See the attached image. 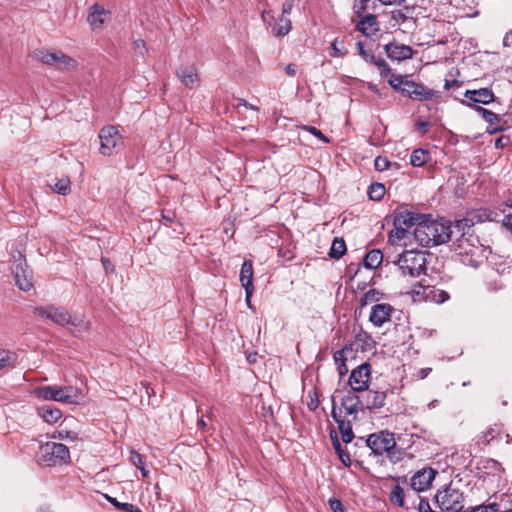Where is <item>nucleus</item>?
<instances>
[{"mask_svg": "<svg viewBox=\"0 0 512 512\" xmlns=\"http://www.w3.org/2000/svg\"><path fill=\"white\" fill-rule=\"evenodd\" d=\"M473 226V219H460L451 224V244L452 250L456 252L458 256L466 257L461 261L466 265L476 267L478 260L475 259V255L481 250L479 246V239L473 233H470L471 227Z\"/></svg>", "mask_w": 512, "mask_h": 512, "instance_id": "obj_1", "label": "nucleus"}, {"mask_svg": "<svg viewBox=\"0 0 512 512\" xmlns=\"http://www.w3.org/2000/svg\"><path fill=\"white\" fill-rule=\"evenodd\" d=\"M451 223L448 221L429 220L425 216L414 229L415 241L423 247L440 245L451 240Z\"/></svg>", "mask_w": 512, "mask_h": 512, "instance_id": "obj_2", "label": "nucleus"}, {"mask_svg": "<svg viewBox=\"0 0 512 512\" xmlns=\"http://www.w3.org/2000/svg\"><path fill=\"white\" fill-rule=\"evenodd\" d=\"M35 316L47 319L61 326H69L70 330L87 331L90 327L88 321L83 316L72 317L63 307L54 305L38 306L33 309Z\"/></svg>", "mask_w": 512, "mask_h": 512, "instance_id": "obj_3", "label": "nucleus"}, {"mask_svg": "<svg viewBox=\"0 0 512 512\" xmlns=\"http://www.w3.org/2000/svg\"><path fill=\"white\" fill-rule=\"evenodd\" d=\"M34 393L39 399L65 404H79L83 399L82 391L73 386H41Z\"/></svg>", "mask_w": 512, "mask_h": 512, "instance_id": "obj_4", "label": "nucleus"}, {"mask_svg": "<svg viewBox=\"0 0 512 512\" xmlns=\"http://www.w3.org/2000/svg\"><path fill=\"white\" fill-rule=\"evenodd\" d=\"M37 461L46 467L66 464L70 461V451L64 444L49 441L40 446Z\"/></svg>", "mask_w": 512, "mask_h": 512, "instance_id": "obj_5", "label": "nucleus"}, {"mask_svg": "<svg viewBox=\"0 0 512 512\" xmlns=\"http://www.w3.org/2000/svg\"><path fill=\"white\" fill-rule=\"evenodd\" d=\"M403 276L419 277L426 272V257L423 252L408 250L395 261Z\"/></svg>", "mask_w": 512, "mask_h": 512, "instance_id": "obj_6", "label": "nucleus"}, {"mask_svg": "<svg viewBox=\"0 0 512 512\" xmlns=\"http://www.w3.org/2000/svg\"><path fill=\"white\" fill-rule=\"evenodd\" d=\"M434 499L442 512H462L464 508L463 493L451 484L439 490Z\"/></svg>", "mask_w": 512, "mask_h": 512, "instance_id": "obj_7", "label": "nucleus"}, {"mask_svg": "<svg viewBox=\"0 0 512 512\" xmlns=\"http://www.w3.org/2000/svg\"><path fill=\"white\" fill-rule=\"evenodd\" d=\"M100 153L103 156L117 154L123 147V137L115 126L103 127L99 132Z\"/></svg>", "mask_w": 512, "mask_h": 512, "instance_id": "obj_8", "label": "nucleus"}, {"mask_svg": "<svg viewBox=\"0 0 512 512\" xmlns=\"http://www.w3.org/2000/svg\"><path fill=\"white\" fill-rule=\"evenodd\" d=\"M366 443L375 455H382L384 453L390 455L391 450L396 446L394 436L389 432L371 434L367 438Z\"/></svg>", "mask_w": 512, "mask_h": 512, "instance_id": "obj_9", "label": "nucleus"}, {"mask_svg": "<svg viewBox=\"0 0 512 512\" xmlns=\"http://www.w3.org/2000/svg\"><path fill=\"white\" fill-rule=\"evenodd\" d=\"M402 94L412 100L425 101L433 98H439L441 93L439 91L428 88L422 83L407 80L402 87Z\"/></svg>", "mask_w": 512, "mask_h": 512, "instance_id": "obj_10", "label": "nucleus"}, {"mask_svg": "<svg viewBox=\"0 0 512 512\" xmlns=\"http://www.w3.org/2000/svg\"><path fill=\"white\" fill-rule=\"evenodd\" d=\"M371 378V367L368 363H363L351 371L349 377V386L351 392H365L368 390Z\"/></svg>", "mask_w": 512, "mask_h": 512, "instance_id": "obj_11", "label": "nucleus"}, {"mask_svg": "<svg viewBox=\"0 0 512 512\" xmlns=\"http://www.w3.org/2000/svg\"><path fill=\"white\" fill-rule=\"evenodd\" d=\"M465 99L460 100L464 106L474 108L480 107L478 104L487 105L494 101L495 95L492 89L484 87L480 89L466 90Z\"/></svg>", "mask_w": 512, "mask_h": 512, "instance_id": "obj_12", "label": "nucleus"}, {"mask_svg": "<svg viewBox=\"0 0 512 512\" xmlns=\"http://www.w3.org/2000/svg\"><path fill=\"white\" fill-rule=\"evenodd\" d=\"M12 273L14 275L15 283L20 290L27 292L33 288L32 273L27 268L26 262L21 254H18V259L15 260V264L12 267Z\"/></svg>", "mask_w": 512, "mask_h": 512, "instance_id": "obj_13", "label": "nucleus"}, {"mask_svg": "<svg viewBox=\"0 0 512 512\" xmlns=\"http://www.w3.org/2000/svg\"><path fill=\"white\" fill-rule=\"evenodd\" d=\"M37 58L42 63L55 66L59 69H69L75 66V61L60 51H39Z\"/></svg>", "mask_w": 512, "mask_h": 512, "instance_id": "obj_14", "label": "nucleus"}, {"mask_svg": "<svg viewBox=\"0 0 512 512\" xmlns=\"http://www.w3.org/2000/svg\"><path fill=\"white\" fill-rule=\"evenodd\" d=\"M111 13L105 9L102 5L95 3L93 4L87 16V21L94 31H100L103 25L110 20Z\"/></svg>", "mask_w": 512, "mask_h": 512, "instance_id": "obj_15", "label": "nucleus"}, {"mask_svg": "<svg viewBox=\"0 0 512 512\" xmlns=\"http://www.w3.org/2000/svg\"><path fill=\"white\" fill-rule=\"evenodd\" d=\"M436 474L437 471L431 467L417 471L411 478L412 488L418 492L427 490L431 486Z\"/></svg>", "mask_w": 512, "mask_h": 512, "instance_id": "obj_16", "label": "nucleus"}, {"mask_svg": "<svg viewBox=\"0 0 512 512\" xmlns=\"http://www.w3.org/2000/svg\"><path fill=\"white\" fill-rule=\"evenodd\" d=\"M393 311H394V308L390 304H387V303L375 304L374 306H372L369 320L374 326L381 327L386 322L390 321Z\"/></svg>", "mask_w": 512, "mask_h": 512, "instance_id": "obj_17", "label": "nucleus"}, {"mask_svg": "<svg viewBox=\"0 0 512 512\" xmlns=\"http://www.w3.org/2000/svg\"><path fill=\"white\" fill-rule=\"evenodd\" d=\"M384 50L387 57L394 61H403L411 58L413 55V50L410 46L398 42L386 44Z\"/></svg>", "mask_w": 512, "mask_h": 512, "instance_id": "obj_18", "label": "nucleus"}, {"mask_svg": "<svg viewBox=\"0 0 512 512\" xmlns=\"http://www.w3.org/2000/svg\"><path fill=\"white\" fill-rule=\"evenodd\" d=\"M476 112L488 123L487 132L489 134H495L504 130L505 122L502 121L498 114L483 107H476Z\"/></svg>", "mask_w": 512, "mask_h": 512, "instance_id": "obj_19", "label": "nucleus"}, {"mask_svg": "<svg viewBox=\"0 0 512 512\" xmlns=\"http://www.w3.org/2000/svg\"><path fill=\"white\" fill-rule=\"evenodd\" d=\"M177 76L181 83L188 89L199 86L200 79L194 66L181 67L177 70Z\"/></svg>", "mask_w": 512, "mask_h": 512, "instance_id": "obj_20", "label": "nucleus"}, {"mask_svg": "<svg viewBox=\"0 0 512 512\" xmlns=\"http://www.w3.org/2000/svg\"><path fill=\"white\" fill-rule=\"evenodd\" d=\"M386 393L383 391L367 390L362 397L363 407L369 410L380 409L385 405Z\"/></svg>", "mask_w": 512, "mask_h": 512, "instance_id": "obj_21", "label": "nucleus"}, {"mask_svg": "<svg viewBox=\"0 0 512 512\" xmlns=\"http://www.w3.org/2000/svg\"><path fill=\"white\" fill-rule=\"evenodd\" d=\"M424 218H425V215L417 214V213H413V212L405 210V211L399 212L395 216L393 225H398V226L402 225L407 230H409V228H411L413 226L416 227L418 225V223H420L421 220H423Z\"/></svg>", "mask_w": 512, "mask_h": 512, "instance_id": "obj_22", "label": "nucleus"}, {"mask_svg": "<svg viewBox=\"0 0 512 512\" xmlns=\"http://www.w3.org/2000/svg\"><path fill=\"white\" fill-rule=\"evenodd\" d=\"M343 408L348 415L356 417L359 410L364 409L362 399L355 394V392L349 391L341 401Z\"/></svg>", "mask_w": 512, "mask_h": 512, "instance_id": "obj_23", "label": "nucleus"}, {"mask_svg": "<svg viewBox=\"0 0 512 512\" xmlns=\"http://www.w3.org/2000/svg\"><path fill=\"white\" fill-rule=\"evenodd\" d=\"M500 214L497 211L491 210L489 208H480L472 211L467 217L464 219H473V225L476 222H486V221H499Z\"/></svg>", "mask_w": 512, "mask_h": 512, "instance_id": "obj_24", "label": "nucleus"}, {"mask_svg": "<svg viewBox=\"0 0 512 512\" xmlns=\"http://www.w3.org/2000/svg\"><path fill=\"white\" fill-rule=\"evenodd\" d=\"M37 413L45 422L49 424L57 422L62 417L61 410L50 405H43L38 407Z\"/></svg>", "mask_w": 512, "mask_h": 512, "instance_id": "obj_25", "label": "nucleus"}, {"mask_svg": "<svg viewBox=\"0 0 512 512\" xmlns=\"http://www.w3.org/2000/svg\"><path fill=\"white\" fill-rule=\"evenodd\" d=\"M359 31L368 37H372L378 31L376 16L370 14L365 16L357 25Z\"/></svg>", "mask_w": 512, "mask_h": 512, "instance_id": "obj_26", "label": "nucleus"}, {"mask_svg": "<svg viewBox=\"0 0 512 512\" xmlns=\"http://www.w3.org/2000/svg\"><path fill=\"white\" fill-rule=\"evenodd\" d=\"M240 282L244 289L254 288L253 286V264L251 260H245L240 271Z\"/></svg>", "mask_w": 512, "mask_h": 512, "instance_id": "obj_27", "label": "nucleus"}, {"mask_svg": "<svg viewBox=\"0 0 512 512\" xmlns=\"http://www.w3.org/2000/svg\"><path fill=\"white\" fill-rule=\"evenodd\" d=\"M425 298L437 304L444 303L449 299V294L441 289L432 286H427L424 289Z\"/></svg>", "mask_w": 512, "mask_h": 512, "instance_id": "obj_28", "label": "nucleus"}, {"mask_svg": "<svg viewBox=\"0 0 512 512\" xmlns=\"http://www.w3.org/2000/svg\"><path fill=\"white\" fill-rule=\"evenodd\" d=\"M391 20L394 21L393 25H403L408 21H413L412 11L409 7L392 11Z\"/></svg>", "mask_w": 512, "mask_h": 512, "instance_id": "obj_29", "label": "nucleus"}, {"mask_svg": "<svg viewBox=\"0 0 512 512\" xmlns=\"http://www.w3.org/2000/svg\"><path fill=\"white\" fill-rule=\"evenodd\" d=\"M383 260V254L380 250H372L364 257V265L369 269L377 268Z\"/></svg>", "mask_w": 512, "mask_h": 512, "instance_id": "obj_30", "label": "nucleus"}, {"mask_svg": "<svg viewBox=\"0 0 512 512\" xmlns=\"http://www.w3.org/2000/svg\"><path fill=\"white\" fill-rule=\"evenodd\" d=\"M346 252V244L342 238H335L332 242L329 256L334 259L341 258Z\"/></svg>", "mask_w": 512, "mask_h": 512, "instance_id": "obj_31", "label": "nucleus"}, {"mask_svg": "<svg viewBox=\"0 0 512 512\" xmlns=\"http://www.w3.org/2000/svg\"><path fill=\"white\" fill-rule=\"evenodd\" d=\"M51 187L56 193L67 195L71 190V182L69 177L62 176L61 178H57Z\"/></svg>", "mask_w": 512, "mask_h": 512, "instance_id": "obj_32", "label": "nucleus"}, {"mask_svg": "<svg viewBox=\"0 0 512 512\" xmlns=\"http://www.w3.org/2000/svg\"><path fill=\"white\" fill-rule=\"evenodd\" d=\"M333 358L337 365V370L340 377H343L348 372V367L346 365L345 349L337 350L334 353Z\"/></svg>", "mask_w": 512, "mask_h": 512, "instance_id": "obj_33", "label": "nucleus"}, {"mask_svg": "<svg viewBox=\"0 0 512 512\" xmlns=\"http://www.w3.org/2000/svg\"><path fill=\"white\" fill-rule=\"evenodd\" d=\"M291 28L292 25L290 19L281 16L278 24L273 28V33L275 36H285L290 32Z\"/></svg>", "mask_w": 512, "mask_h": 512, "instance_id": "obj_34", "label": "nucleus"}, {"mask_svg": "<svg viewBox=\"0 0 512 512\" xmlns=\"http://www.w3.org/2000/svg\"><path fill=\"white\" fill-rule=\"evenodd\" d=\"M16 355L8 350L0 349V371L15 366Z\"/></svg>", "mask_w": 512, "mask_h": 512, "instance_id": "obj_35", "label": "nucleus"}, {"mask_svg": "<svg viewBox=\"0 0 512 512\" xmlns=\"http://www.w3.org/2000/svg\"><path fill=\"white\" fill-rule=\"evenodd\" d=\"M428 161V152L424 149H416L410 156V163L415 167H421Z\"/></svg>", "mask_w": 512, "mask_h": 512, "instance_id": "obj_36", "label": "nucleus"}, {"mask_svg": "<svg viewBox=\"0 0 512 512\" xmlns=\"http://www.w3.org/2000/svg\"><path fill=\"white\" fill-rule=\"evenodd\" d=\"M389 500L399 507H404L405 493L402 487L396 485L390 492Z\"/></svg>", "mask_w": 512, "mask_h": 512, "instance_id": "obj_37", "label": "nucleus"}, {"mask_svg": "<svg viewBox=\"0 0 512 512\" xmlns=\"http://www.w3.org/2000/svg\"><path fill=\"white\" fill-rule=\"evenodd\" d=\"M394 228L389 233V241L395 243L396 241L404 240L408 237L409 231L401 226L393 225Z\"/></svg>", "mask_w": 512, "mask_h": 512, "instance_id": "obj_38", "label": "nucleus"}, {"mask_svg": "<svg viewBox=\"0 0 512 512\" xmlns=\"http://www.w3.org/2000/svg\"><path fill=\"white\" fill-rule=\"evenodd\" d=\"M106 499L117 509L124 512H142L138 507L130 503L119 502L116 498L105 495Z\"/></svg>", "mask_w": 512, "mask_h": 512, "instance_id": "obj_39", "label": "nucleus"}, {"mask_svg": "<svg viewBox=\"0 0 512 512\" xmlns=\"http://www.w3.org/2000/svg\"><path fill=\"white\" fill-rule=\"evenodd\" d=\"M368 195L371 200L379 201L385 195V187L381 183H374L369 187Z\"/></svg>", "mask_w": 512, "mask_h": 512, "instance_id": "obj_40", "label": "nucleus"}, {"mask_svg": "<svg viewBox=\"0 0 512 512\" xmlns=\"http://www.w3.org/2000/svg\"><path fill=\"white\" fill-rule=\"evenodd\" d=\"M338 429L343 442L350 443L353 440L354 434L350 422H340Z\"/></svg>", "mask_w": 512, "mask_h": 512, "instance_id": "obj_41", "label": "nucleus"}, {"mask_svg": "<svg viewBox=\"0 0 512 512\" xmlns=\"http://www.w3.org/2000/svg\"><path fill=\"white\" fill-rule=\"evenodd\" d=\"M331 52L330 55L332 57H341L347 53V50L344 45V41L336 38L331 44Z\"/></svg>", "mask_w": 512, "mask_h": 512, "instance_id": "obj_42", "label": "nucleus"}, {"mask_svg": "<svg viewBox=\"0 0 512 512\" xmlns=\"http://www.w3.org/2000/svg\"><path fill=\"white\" fill-rule=\"evenodd\" d=\"M380 293L376 289H370L363 294L360 299L361 306L368 305L370 303L376 302L379 300Z\"/></svg>", "mask_w": 512, "mask_h": 512, "instance_id": "obj_43", "label": "nucleus"}, {"mask_svg": "<svg viewBox=\"0 0 512 512\" xmlns=\"http://www.w3.org/2000/svg\"><path fill=\"white\" fill-rule=\"evenodd\" d=\"M371 64H374L379 69V73L382 77H386L391 71L387 62L382 58L375 57V60L372 61Z\"/></svg>", "mask_w": 512, "mask_h": 512, "instance_id": "obj_44", "label": "nucleus"}, {"mask_svg": "<svg viewBox=\"0 0 512 512\" xmlns=\"http://www.w3.org/2000/svg\"><path fill=\"white\" fill-rule=\"evenodd\" d=\"M407 80L404 79L401 75H392L388 81L389 85L395 90H399L402 92V87H404V83Z\"/></svg>", "mask_w": 512, "mask_h": 512, "instance_id": "obj_45", "label": "nucleus"}, {"mask_svg": "<svg viewBox=\"0 0 512 512\" xmlns=\"http://www.w3.org/2000/svg\"><path fill=\"white\" fill-rule=\"evenodd\" d=\"M301 129L311 133L312 135H314L315 137H317L318 139H320L324 143H329L330 142L329 138L327 136H325L316 127L304 125V126L301 127Z\"/></svg>", "mask_w": 512, "mask_h": 512, "instance_id": "obj_46", "label": "nucleus"}, {"mask_svg": "<svg viewBox=\"0 0 512 512\" xmlns=\"http://www.w3.org/2000/svg\"><path fill=\"white\" fill-rule=\"evenodd\" d=\"M51 438L59 439V440H64V439L75 440L77 438V436L75 433L68 431V430H58L52 434Z\"/></svg>", "mask_w": 512, "mask_h": 512, "instance_id": "obj_47", "label": "nucleus"}, {"mask_svg": "<svg viewBox=\"0 0 512 512\" xmlns=\"http://www.w3.org/2000/svg\"><path fill=\"white\" fill-rule=\"evenodd\" d=\"M390 161L383 156H378L374 160V167L377 171H385L389 168Z\"/></svg>", "mask_w": 512, "mask_h": 512, "instance_id": "obj_48", "label": "nucleus"}, {"mask_svg": "<svg viewBox=\"0 0 512 512\" xmlns=\"http://www.w3.org/2000/svg\"><path fill=\"white\" fill-rule=\"evenodd\" d=\"M129 460L136 468H139L140 466L144 465L142 455L135 450L130 451Z\"/></svg>", "mask_w": 512, "mask_h": 512, "instance_id": "obj_49", "label": "nucleus"}, {"mask_svg": "<svg viewBox=\"0 0 512 512\" xmlns=\"http://www.w3.org/2000/svg\"><path fill=\"white\" fill-rule=\"evenodd\" d=\"M357 48H358V52L360 54V56L366 61V62H369L371 63L372 61L375 60V56L369 52H367L364 47H363V44L361 41H358L357 42Z\"/></svg>", "mask_w": 512, "mask_h": 512, "instance_id": "obj_50", "label": "nucleus"}, {"mask_svg": "<svg viewBox=\"0 0 512 512\" xmlns=\"http://www.w3.org/2000/svg\"><path fill=\"white\" fill-rule=\"evenodd\" d=\"M333 446H334L335 450L338 452L339 457H340V459L342 460V462H343L345 465H347V463H346V459H347V461H348V462H350V457H349V455H348V454H345V453L343 452V450L341 449V445H340V443H339V441H338V439H337V438H336L335 440H333Z\"/></svg>", "mask_w": 512, "mask_h": 512, "instance_id": "obj_51", "label": "nucleus"}, {"mask_svg": "<svg viewBox=\"0 0 512 512\" xmlns=\"http://www.w3.org/2000/svg\"><path fill=\"white\" fill-rule=\"evenodd\" d=\"M329 505L333 512H344L343 504L338 499H335V498L330 499Z\"/></svg>", "mask_w": 512, "mask_h": 512, "instance_id": "obj_52", "label": "nucleus"}, {"mask_svg": "<svg viewBox=\"0 0 512 512\" xmlns=\"http://www.w3.org/2000/svg\"><path fill=\"white\" fill-rule=\"evenodd\" d=\"M471 512H499V510L497 504H492L487 506H479L473 509Z\"/></svg>", "mask_w": 512, "mask_h": 512, "instance_id": "obj_53", "label": "nucleus"}, {"mask_svg": "<svg viewBox=\"0 0 512 512\" xmlns=\"http://www.w3.org/2000/svg\"><path fill=\"white\" fill-rule=\"evenodd\" d=\"M296 0H285L282 5V15L286 17V15H289L292 11V8L294 6Z\"/></svg>", "mask_w": 512, "mask_h": 512, "instance_id": "obj_54", "label": "nucleus"}, {"mask_svg": "<svg viewBox=\"0 0 512 512\" xmlns=\"http://www.w3.org/2000/svg\"><path fill=\"white\" fill-rule=\"evenodd\" d=\"M510 143V138L508 136H500L495 139V147L496 148H504Z\"/></svg>", "mask_w": 512, "mask_h": 512, "instance_id": "obj_55", "label": "nucleus"}, {"mask_svg": "<svg viewBox=\"0 0 512 512\" xmlns=\"http://www.w3.org/2000/svg\"><path fill=\"white\" fill-rule=\"evenodd\" d=\"M498 434V430L495 429V428H489L485 433H484V438H485V441L487 443H489L492 439L495 438V436Z\"/></svg>", "mask_w": 512, "mask_h": 512, "instance_id": "obj_56", "label": "nucleus"}, {"mask_svg": "<svg viewBox=\"0 0 512 512\" xmlns=\"http://www.w3.org/2000/svg\"><path fill=\"white\" fill-rule=\"evenodd\" d=\"M262 19H263V21H264L265 23H267V24H269V25H270V24L274 21L275 17H274V15H273L272 11H266V10H265V11H263V13H262Z\"/></svg>", "mask_w": 512, "mask_h": 512, "instance_id": "obj_57", "label": "nucleus"}, {"mask_svg": "<svg viewBox=\"0 0 512 512\" xmlns=\"http://www.w3.org/2000/svg\"><path fill=\"white\" fill-rule=\"evenodd\" d=\"M244 290H245V301H246L247 307L250 309H253V306L251 304V297H252L254 288H247Z\"/></svg>", "mask_w": 512, "mask_h": 512, "instance_id": "obj_58", "label": "nucleus"}, {"mask_svg": "<svg viewBox=\"0 0 512 512\" xmlns=\"http://www.w3.org/2000/svg\"><path fill=\"white\" fill-rule=\"evenodd\" d=\"M145 46L146 44L142 39H138L134 42V49L138 51L140 54H144Z\"/></svg>", "mask_w": 512, "mask_h": 512, "instance_id": "obj_59", "label": "nucleus"}, {"mask_svg": "<svg viewBox=\"0 0 512 512\" xmlns=\"http://www.w3.org/2000/svg\"><path fill=\"white\" fill-rule=\"evenodd\" d=\"M460 86H461V82L458 81V80H448V79H446L445 83H444V88L446 90H450L453 87H457L458 88Z\"/></svg>", "mask_w": 512, "mask_h": 512, "instance_id": "obj_60", "label": "nucleus"}, {"mask_svg": "<svg viewBox=\"0 0 512 512\" xmlns=\"http://www.w3.org/2000/svg\"><path fill=\"white\" fill-rule=\"evenodd\" d=\"M285 71L289 76H295L298 71V67L297 65L291 63L286 66Z\"/></svg>", "mask_w": 512, "mask_h": 512, "instance_id": "obj_61", "label": "nucleus"}, {"mask_svg": "<svg viewBox=\"0 0 512 512\" xmlns=\"http://www.w3.org/2000/svg\"><path fill=\"white\" fill-rule=\"evenodd\" d=\"M369 0H360L358 3L355 4L354 8L356 10L357 13H361L363 11H365L366 9V2H368Z\"/></svg>", "mask_w": 512, "mask_h": 512, "instance_id": "obj_62", "label": "nucleus"}, {"mask_svg": "<svg viewBox=\"0 0 512 512\" xmlns=\"http://www.w3.org/2000/svg\"><path fill=\"white\" fill-rule=\"evenodd\" d=\"M331 416L332 418L334 419V421L338 424V426L340 425V422H345L341 416L338 414L337 410H336V406L333 405V408H332V412H331Z\"/></svg>", "mask_w": 512, "mask_h": 512, "instance_id": "obj_63", "label": "nucleus"}, {"mask_svg": "<svg viewBox=\"0 0 512 512\" xmlns=\"http://www.w3.org/2000/svg\"><path fill=\"white\" fill-rule=\"evenodd\" d=\"M503 44H504V46H506V47L511 46V44H512V30H511L510 32H508V33L504 36Z\"/></svg>", "mask_w": 512, "mask_h": 512, "instance_id": "obj_64", "label": "nucleus"}]
</instances>
